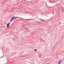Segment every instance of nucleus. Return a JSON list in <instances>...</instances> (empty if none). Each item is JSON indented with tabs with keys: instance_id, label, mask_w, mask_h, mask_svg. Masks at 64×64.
<instances>
[{
	"instance_id": "f257e3e1",
	"label": "nucleus",
	"mask_w": 64,
	"mask_h": 64,
	"mask_svg": "<svg viewBox=\"0 0 64 64\" xmlns=\"http://www.w3.org/2000/svg\"><path fill=\"white\" fill-rule=\"evenodd\" d=\"M17 17H16L14 16H13L11 20H10V22H11L12 21H13L15 19H16V18Z\"/></svg>"
},
{
	"instance_id": "f03ea898",
	"label": "nucleus",
	"mask_w": 64,
	"mask_h": 64,
	"mask_svg": "<svg viewBox=\"0 0 64 64\" xmlns=\"http://www.w3.org/2000/svg\"><path fill=\"white\" fill-rule=\"evenodd\" d=\"M10 23L9 22V23H8L7 25V28L8 29H9V25H10Z\"/></svg>"
},
{
	"instance_id": "7ed1b4c3",
	"label": "nucleus",
	"mask_w": 64,
	"mask_h": 64,
	"mask_svg": "<svg viewBox=\"0 0 64 64\" xmlns=\"http://www.w3.org/2000/svg\"><path fill=\"white\" fill-rule=\"evenodd\" d=\"M62 62V60H61L59 62H58V63L57 64H60V63H61Z\"/></svg>"
},
{
	"instance_id": "20e7f679",
	"label": "nucleus",
	"mask_w": 64,
	"mask_h": 64,
	"mask_svg": "<svg viewBox=\"0 0 64 64\" xmlns=\"http://www.w3.org/2000/svg\"><path fill=\"white\" fill-rule=\"evenodd\" d=\"M40 21H45V20L41 19V18H39Z\"/></svg>"
},
{
	"instance_id": "39448f33",
	"label": "nucleus",
	"mask_w": 64,
	"mask_h": 64,
	"mask_svg": "<svg viewBox=\"0 0 64 64\" xmlns=\"http://www.w3.org/2000/svg\"><path fill=\"white\" fill-rule=\"evenodd\" d=\"M46 35H47L48 36V33H46Z\"/></svg>"
},
{
	"instance_id": "423d86ee",
	"label": "nucleus",
	"mask_w": 64,
	"mask_h": 64,
	"mask_svg": "<svg viewBox=\"0 0 64 64\" xmlns=\"http://www.w3.org/2000/svg\"><path fill=\"white\" fill-rule=\"evenodd\" d=\"M35 51H37V50H35Z\"/></svg>"
}]
</instances>
